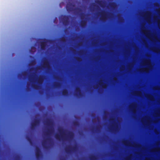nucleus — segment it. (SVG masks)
<instances>
[{
  "mask_svg": "<svg viewBox=\"0 0 160 160\" xmlns=\"http://www.w3.org/2000/svg\"><path fill=\"white\" fill-rule=\"evenodd\" d=\"M52 122L51 120L50 119H47L45 122V124L48 126H50L52 124Z\"/></svg>",
  "mask_w": 160,
  "mask_h": 160,
  "instance_id": "12",
  "label": "nucleus"
},
{
  "mask_svg": "<svg viewBox=\"0 0 160 160\" xmlns=\"http://www.w3.org/2000/svg\"><path fill=\"white\" fill-rule=\"evenodd\" d=\"M35 48L34 47V46H32L31 47V49L30 50V52H31L32 51V49H35Z\"/></svg>",
  "mask_w": 160,
  "mask_h": 160,
  "instance_id": "23",
  "label": "nucleus"
},
{
  "mask_svg": "<svg viewBox=\"0 0 160 160\" xmlns=\"http://www.w3.org/2000/svg\"><path fill=\"white\" fill-rule=\"evenodd\" d=\"M150 66H151V65H150L148 64V66H149V67H150Z\"/></svg>",
  "mask_w": 160,
  "mask_h": 160,
  "instance_id": "32",
  "label": "nucleus"
},
{
  "mask_svg": "<svg viewBox=\"0 0 160 160\" xmlns=\"http://www.w3.org/2000/svg\"><path fill=\"white\" fill-rule=\"evenodd\" d=\"M62 93L63 96H66L68 95V92L67 89H64L62 91Z\"/></svg>",
  "mask_w": 160,
  "mask_h": 160,
  "instance_id": "13",
  "label": "nucleus"
},
{
  "mask_svg": "<svg viewBox=\"0 0 160 160\" xmlns=\"http://www.w3.org/2000/svg\"><path fill=\"white\" fill-rule=\"evenodd\" d=\"M113 119H111V120H113Z\"/></svg>",
  "mask_w": 160,
  "mask_h": 160,
  "instance_id": "35",
  "label": "nucleus"
},
{
  "mask_svg": "<svg viewBox=\"0 0 160 160\" xmlns=\"http://www.w3.org/2000/svg\"><path fill=\"white\" fill-rule=\"evenodd\" d=\"M40 121L39 119H35L33 122L31 124V129L32 130H34L40 124Z\"/></svg>",
  "mask_w": 160,
  "mask_h": 160,
  "instance_id": "3",
  "label": "nucleus"
},
{
  "mask_svg": "<svg viewBox=\"0 0 160 160\" xmlns=\"http://www.w3.org/2000/svg\"><path fill=\"white\" fill-rule=\"evenodd\" d=\"M26 138L27 141L29 142L31 144H32L33 143V142L31 138L29 136H27L26 137Z\"/></svg>",
  "mask_w": 160,
  "mask_h": 160,
  "instance_id": "14",
  "label": "nucleus"
},
{
  "mask_svg": "<svg viewBox=\"0 0 160 160\" xmlns=\"http://www.w3.org/2000/svg\"><path fill=\"white\" fill-rule=\"evenodd\" d=\"M26 74V72H24L23 73V75L24 76H25Z\"/></svg>",
  "mask_w": 160,
  "mask_h": 160,
  "instance_id": "28",
  "label": "nucleus"
},
{
  "mask_svg": "<svg viewBox=\"0 0 160 160\" xmlns=\"http://www.w3.org/2000/svg\"><path fill=\"white\" fill-rule=\"evenodd\" d=\"M52 132V130L51 129H48L47 132V134L51 133Z\"/></svg>",
  "mask_w": 160,
  "mask_h": 160,
  "instance_id": "19",
  "label": "nucleus"
},
{
  "mask_svg": "<svg viewBox=\"0 0 160 160\" xmlns=\"http://www.w3.org/2000/svg\"><path fill=\"white\" fill-rule=\"evenodd\" d=\"M94 158H95L94 156H92L90 158V159H94Z\"/></svg>",
  "mask_w": 160,
  "mask_h": 160,
  "instance_id": "27",
  "label": "nucleus"
},
{
  "mask_svg": "<svg viewBox=\"0 0 160 160\" xmlns=\"http://www.w3.org/2000/svg\"><path fill=\"white\" fill-rule=\"evenodd\" d=\"M43 80V77L42 76H40L38 78L37 82L39 85H41L42 84Z\"/></svg>",
  "mask_w": 160,
  "mask_h": 160,
  "instance_id": "10",
  "label": "nucleus"
},
{
  "mask_svg": "<svg viewBox=\"0 0 160 160\" xmlns=\"http://www.w3.org/2000/svg\"><path fill=\"white\" fill-rule=\"evenodd\" d=\"M58 130L60 134L59 135L58 134H56L55 135V137L57 140H60L61 139L62 140L67 139V138H68L70 139H71L73 137V133L72 132L69 131L68 132V135L67 137L65 138L64 136V131L65 130L63 129V128L60 127L58 128Z\"/></svg>",
  "mask_w": 160,
  "mask_h": 160,
  "instance_id": "1",
  "label": "nucleus"
},
{
  "mask_svg": "<svg viewBox=\"0 0 160 160\" xmlns=\"http://www.w3.org/2000/svg\"><path fill=\"white\" fill-rule=\"evenodd\" d=\"M97 3L99 4L102 7H103L102 1H98L97 2Z\"/></svg>",
  "mask_w": 160,
  "mask_h": 160,
  "instance_id": "18",
  "label": "nucleus"
},
{
  "mask_svg": "<svg viewBox=\"0 0 160 160\" xmlns=\"http://www.w3.org/2000/svg\"><path fill=\"white\" fill-rule=\"evenodd\" d=\"M78 9L80 11L81 10V9H80L78 8Z\"/></svg>",
  "mask_w": 160,
  "mask_h": 160,
  "instance_id": "30",
  "label": "nucleus"
},
{
  "mask_svg": "<svg viewBox=\"0 0 160 160\" xmlns=\"http://www.w3.org/2000/svg\"><path fill=\"white\" fill-rule=\"evenodd\" d=\"M109 129H110V130H111V128H109Z\"/></svg>",
  "mask_w": 160,
  "mask_h": 160,
  "instance_id": "31",
  "label": "nucleus"
},
{
  "mask_svg": "<svg viewBox=\"0 0 160 160\" xmlns=\"http://www.w3.org/2000/svg\"><path fill=\"white\" fill-rule=\"evenodd\" d=\"M101 82H100V84L101 85Z\"/></svg>",
  "mask_w": 160,
  "mask_h": 160,
  "instance_id": "33",
  "label": "nucleus"
},
{
  "mask_svg": "<svg viewBox=\"0 0 160 160\" xmlns=\"http://www.w3.org/2000/svg\"><path fill=\"white\" fill-rule=\"evenodd\" d=\"M75 95L76 96H78V95H79L80 96H81L82 95L81 90L80 88H77L76 89Z\"/></svg>",
  "mask_w": 160,
  "mask_h": 160,
  "instance_id": "9",
  "label": "nucleus"
},
{
  "mask_svg": "<svg viewBox=\"0 0 160 160\" xmlns=\"http://www.w3.org/2000/svg\"><path fill=\"white\" fill-rule=\"evenodd\" d=\"M60 84L59 83H56L54 84V87L55 88H58L60 87Z\"/></svg>",
  "mask_w": 160,
  "mask_h": 160,
  "instance_id": "17",
  "label": "nucleus"
},
{
  "mask_svg": "<svg viewBox=\"0 0 160 160\" xmlns=\"http://www.w3.org/2000/svg\"><path fill=\"white\" fill-rule=\"evenodd\" d=\"M46 42L47 40L45 39H44L43 41L40 42L41 48L42 50H44L45 49Z\"/></svg>",
  "mask_w": 160,
  "mask_h": 160,
  "instance_id": "7",
  "label": "nucleus"
},
{
  "mask_svg": "<svg viewBox=\"0 0 160 160\" xmlns=\"http://www.w3.org/2000/svg\"><path fill=\"white\" fill-rule=\"evenodd\" d=\"M35 156L37 159H39L42 156V152L39 147H37L36 148Z\"/></svg>",
  "mask_w": 160,
  "mask_h": 160,
  "instance_id": "5",
  "label": "nucleus"
},
{
  "mask_svg": "<svg viewBox=\"0 0 160 160\" xmlns=\"http://www.w3.org/2000/svg\"><path fill=\"white\" fill-rule=\"evenodd\" d=\"M74 7V5L72 3H70L67 4L66 6V9L68 12H70L72 11L73 10V8Z\"/></svg>",
  "mask_w": 160,
  "mask_h": 160,
  "instance_id": "6",
  "label": "nucleus"
},
{
  "mask_svg": "<svg viewBox=\"0 0 160 160\" xmlns=\"http://www.w3.org/2000/svg\"><path fill=\"white\" fill-rule=\"evenodd\" d=\"M115 5V3L113 2L110 4V6L111 7H113Z\"/></svg>",
  "mask_w": 160,
  "mask_h": 160,
  "instance_id": "22",
  "label": "nucleus"
},
{
  "mask_svg": "<svg viewBox=\"0 0 160 160\" xmlns=\"http://www.w3.org/2000/svg\"><path fill=\"white\" fill-rule=\"evenodd\" d=\"M73 123L74 125L76 126H77L79 125L78 122L77 121H74L73 122Z\"/></svg>",
  "mask_w": 160,
  "mask_h": 160,
  "instance_id": "21",
  "label": "nucleus"
},
{
  "mask_svg": "<svg viewBox=\"0 0 160 160\" xmlns=\"http://www.w3.org/2000/svg\"><path fill=\"white\" fill-rule=\"evenodd\" d=\"M43 67L46 68L48 69H49L50 68L49 62L47 60H45L44 62L43 65Z\"/></svg>",
  "mask_w": 160,
  "mask_h": 160,
  "instance_id": "8",
  "label": "nucleus"
},
{
  "mask_svg": "<svg viewBox=\"0 0 160 160\" xmlns=\"http://www.w3.org/2000/svg\"><path fill=\"white\" fill-rule=\"evenodd\" d=\"M77 148L76 146H75L72 147H71L69 146L68 148H65V151L67 153H70L72 152L76 151Z\"/></svg>",
  "mask_w": 160,
  "mask_h": 160,
  "instance_id": "4",
  "label": "nucleus"
},
{
  "mask_svg": "<svg viewBox=\"0 0 160 160\" xmlns=\"http://www.w3.org/2000/svg\"><path fill=\"white\" fill-rule=\"evenodd\" d=\"M42 145L43 147L44 148H47L48 147L46 145V142L45 141H43L42 142Z\"/></svg>",
  "mask_w": 160,
  "mask_h": 160,
  "instance_id": "15",
  "label": "nucleus"
},
{
  "mask_svg": "<svg viewBox=\"0 0 160 160\" xmlns=\"http://www.w3.org/2000/svg\"><path fill=\"white\" fill-rule=\"evenodd\" d=\"M133 107V110H132V112H133V113H134V112H134V109H135V106H133V107Z\"/></svg>",
  "mask_w": 160,
  "mask_h": 160,
  "instance_id": "24",
  "label": "nucleus"
},
{
  "mask_svg": "<svg viewBox=\"0 0 160 160\" xmlns=\"http://www.w3.org/2000/svg\"><path fill=\"white\" fill-rule=\"evenodd\" d=\"M106 13L105 12H102L101 13V18L102 20H104L107 17Z\"/></svg>",
  "mask_w": 160,
  "mask_h": 160,
  "instance_id": "11",
  "label": "nucleus"
},
{
  "mask_svg": "<svg viewBox=\"0 0 160 160\" xmlns=\"http://www.w3.org/2000/svg\"><path fill=\"white\" fill-rule=\"evenodd\" d=\"M61 41L62 42H64V38H62L61 39Z\"/></svg>",
  "mask_w": 160,
  "mask_h": 160,
  "instance_id": "26",
  "label": "nucleus"
},
{
  "mask_svg": "<svg viewBox=\"0 0 160 160\" xmlns=\"http://www.w3.org/2000/svg\"><path fill=\"white\" fill-rule=\"evenodd\" d=\"M51 139V138H48L47 139V140H50Z\"/></svg>",
  "mask_w": 160,
  "mask_h": 160,
  "instance_id": "29",
  "label": "nucleus"
},
{
  "mask_svg": "<svg viewBox=\"0 0 160 160\" xmlns=\"http://www.w3.org/2000/svg\"><path fill=\"white\" fill-rule=\"evenodd\" d=\"M147 15L148 17H149L150 15V13L149 12L147 13Z\"/></svg>",
  "mask_w": 160,
  "mask_h": 160,
  "instance_id": "25",
  "label": "nucleus"
},
{
  "mask_svg": "<svg viewBox=\"0 0 160 160\" xmlns=\"http://www.w3.org/2000/svg\"><path fill=\"white\" fill-rule=\"evenodd\" d=\"M32 86L33 88L34 89H38V86L34 84H32Z\"/></svg>",
  "mask_w": 160,
  "mask_h": 160,
  "instance_id": "20",
  "label": "nucleus"
},
{
  "mask_svg": "<svg viewBox=\"0 0 160 160\" xmlns=\"http://www.w3.org/2000/svg\"><path fill=\"white\" fill-rule=\"evenodd\" d=\"M34 62V61H32V62Z\"/></svg>",
  "mask_w": 160,
  "mask_h": 160,
  "instance_id": "34",
  "label": "nucleus"
},
{
  "mask_svg": "<svg viewBox=\"0 0 160 160\" xmlns=\"http://www.w3.org/2000/svg\"><path fill=\"white\" fill-rule=\"evenodd\" d=\"M86 22L85 21H82L80 23V26L81 27H83L85 25Z\"/></svg>",
  "mask_w": 160,
  "mask_h": 160,
  "instance_id": "16",
  "label": "nucleus"
},
{
  "mask_svg": "<svg viewBox=\"0 0 160 160\" xmlns=\"http://www.w3.org/2000/svg\"><path fill=\"white\" fill-rule=\"evenodd\" d=\"M69 15H62L61 20L63 24L65 26H67L69 23Z\"/></svg>",
  "mask_w": 160,
  "mask_h": 160,
  "instance_id": "2",
  "label": "nucleus"
}]
</instances>
